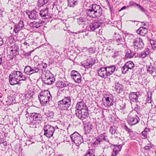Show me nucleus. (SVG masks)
I'll return each instance as SVG.
<instances>
[{"label":"nucleus","mask_w":156,"mask_h":156,"mask_svg":"<svg viewBox=\"0 0 156 156\" xmlns=\"http://www.w3.org/2000/svg\"><path fill=\"white\" fill-rule=\"evenodd\" d=\"M90 19V16L87 15L86 17H80L77 19V23L80 25L85 24L86 23H88Z\"/></svg>","instance_id":"nucleus-22"},{"label":"nucleus","mask_w":156,"mask_h":156,"mask_svg":"<svg viewBox=\"0 0 156 156\" xmlns=\"http://www.w3.org/2000/svg\"><path fill=\"white\" fill-rule=\"evenodd\" d=\"M136 6L137 7L140 9V10L142 11V12H144L145 11V10L144 9V8L142 7L141 5H140L139 4H137L136 5Z\"/></svg>","instance_id":"nucleus-49"},{"label":"nucleus","mask_w":156,"mask_h":156,"mask_svg":"<svg viewBox=\"0 0 156 156\" xmlns=\"http://www.w3.org/2000/svg\"><path fill=\"white\" fill-rule=\"evenodd\" d=\"M5 146V147L6 148V147L7 146V141L5 140L3 143L2 144Z\"/></svg>","instance_id":"nucleus-64"},{"label":"nucleus","mask_w":156,"mask_h":156,"mask_svg":"<svg viewBox=\"0 0 156 156\" xmlns=\"http://www.w3.org/2000/svg\"><path fill=\"white\" fill-rule=\"evenodd\" d=\"M147 71L151 74L155 72V69L152 66L148 67L147 69Z\"/></svg>","instance_id":"nucleus-40"},{"label":"nucleus","mask_w":156,"mask_h":156,"mask_svg":"<svg viewBox=\"0 0 156 156\" xmlns=\"http://www.w3.org/2000/svg\"><path fill=\"white\" fill-rule=\"evenodd\" d=\"M117 127L115 126H111L110 127L109 130L110 132L112 135L114 134L117 131Z\"/></svg>","instance_id":"nucleus-39"},{"label":"nucleus","mask_w":156,"mask_h":156,"mask_svg":"<svg viewBox=\"0 0 156 156\" xmlns=\"http://www.w3.org/2000/svg\"><path fill=\"white\" fill-rule=\"evenodd\" d=\"M44 23V21L42 20H39L38 21H34L30 23V26L32 27L37 28L41 26Z\"/></svg>","instance_id":"nucleus-25"},{"label":"nucleus","mask_w":156,"mask_h":156,"mask_svg":"<svg viewBox=\"0 0 156 156\" xmlns=\"http://www.w3.org/2000/svg\"><path fill=\"white\" fill-rule=\"evenodd\" d=\"M95 49L94 48H92L89 49L88 51L90 53H93L95 52Z\"/></svg>","instance_id":"nucleus-52"},{"label":"nucleus","mask_w":156,"mask_h":156,"mask_svg":"<svg viewBox=\"0 0 156 156\" xmlns=\"http://www.w3.org/2000/svg\"><path fill=\"white\" fill-rule=\"evenodd\" d=\"M10 51L12 53V55L15 56L19 54V47L17 44H15L11 46Z\"/></svg>","instance_id":"nucleus-27"},{"label":"nucleus","mask_w":156,"mask_h":156,"mask_svg":"<svg viewBox=\"0 0 156 156\" xmlns=\"http://www.w3.org/2000/svg\"><path fill=\"white\" fill-rule=\"evenodd\" d=\"M102 22L100 20H95L86 27V30L90 31H93L102 25Z\"/></svg>","instance_id":"nucleus-10"},{"label":"nucleus","mask_w":156,"mask_h":156,"mask_svg":"<svg viewBox=\"0 0 156 156\" xmlns=\"http://www.w3.org/2000/svg\"><path fill=\"white\" fill-rule=\"evenodd\" d=\"M138 92H131L129 94V98L131 102H136L138 101Z\"/></svg>","instance_id":"nucleus-23"},{"label":"nucleus","mask_w":156,"mask_h":156,"mask_svg":"<svg viewBox=\"0 0 156 156\" xmlns=\"http://www.w3.org/2000/svg\"><path fill=\"white\" fill-rule=\"evenodd\" d=\"M38 97L41 103L43 106H45L49 103L52 99L51 95L48 90L41 92Z\"/></svg>","instance_id":"nucleus-5"},{"label":"nucleus","mask_w":156,"mask_h":156,"mask_svg":"<svg viewBox=\"0 0 156 156\" xmlns=\"http://www.w3.org/2000/svg\"><path fill=\"white\" fill-rule=\"evenodd\" d=\"M123 86L119 82H115V83L114 90L117 94H120L123 91Z\"/></svg>","instance_id":"nucleus-24"},{"label":"nucleus","mask_w":156,"mask_h":156,"mask_svg":"<svg viewBox=\"0 0 156 156\" xmlns=\"http://www.w3.org/2000/svg\"><path fill=\"white\" fill-rule=\"evenodd\" d=\"M26 13L30 19H36L37 16L36 14L37 12L36 10L34 9L31 11H29V10H27Z\"/></svg>","instance_id":"nucleus-26"},{"label":"nucleus","mask_w":156,"mask_h":156,"mask_svg":"<svg viewBox=\"0 0 156 156\" xmlns=\"http://www.w3.org/2000/svg\"><path fill=\"white\" fill-rule=\"evenodd\" d=\"M140 118L137 116L134 117H129L128 118V122L131 126L135 125L139 122Z\"/></svg>","instance_id":"nucleus-21"},{"label":"nucleus","mask_w":156,"mask_h":156,"mask_svg":"<svg viewBox=\"0 0 156 156\" xmlns=\"http://www.w3.org/2000/svg\"><path fill=\"white\" fill-rule=\"evenodd\" d=\"M43 129L44 131V135L49 138L53 136L55 130L54 127L49 125H45Z\"/></svg>","instance_id":"nucleus-11"},{"label":"nucleus","mask_w":156,"mask_h":156,"mask_svg":"<svg viewBox=\"0 0 156 156\" xmlns=\"http://www.w3.org/2000/svg\"><path fill=\"white\" fill-rule=\"evenodd\" d=\"M11 75L14 76L15 79H17V80L20 81H26L27 79V76L24 75L20 71H12L11 73Z\"/></svg>","instance_id":"nucleus-13"},{"label":"nucleus","mask_w":156,"mask_h":156,"mask_svg":"<svg viewBox=\"0 0 156 156\" xmlns=\"http://www.w3.org/2000/svg\"><path fill=\"white\" fill-rule=\"evenodd\" d=\"M124 129L125 130L128 132V133H131L133 132L131 129H129L126 126H124Z\"/></svg>","instance_id":"nucleus-53"},{"label":"nucleus","mask_w":156,"mask_h":156,"mask_svg":"<svg viewBox=\"0 0 156 156\" xmlns=\"http://www.w3.org/2000/svg\"><path fill=\"white\" fill-rule=\"evenodd\" d=\"M9 83L11 85H14L16 84H19L20 83V81L17 80V79H15V77L14 76L11 75L10 74L9 76Z\"/></svg>","instance_id":"nucleus-28"},{"label":"nucleus","mask_w":156,"mask_h":156,"mask_svg":"<svg viewBox=\"0 0 156 156\" xmlns=\"http://www.w3.org/2000/svg\"><path fill=\"white\" fill-rule=\"evenodd\" d=\"M69 85V83L67 81H58L57 82L56 84V86L59 88H62L63 87L68 86Z\"/></svg>","instance_id":"nucleus-29"},{"label":"nucleus","mask_w":156,"mask_h":156,"mask_svg":"<svg viewBox=\"0 0 156 156\" xmlns=\"http://www.w3.org/2000/svg\"><path fill=\"white\" fill-rule=\"evenodd\" d=\"M40 69L38 67L26 66L24 69V71L26 74L31 75L32 78L35 80V82L38 81L39 77V71Z\"/></svg>","instance_id":"nucleus-2"},{"label":"nucleus","mask_w":156,"mask_h":156,"mask_svg":"<svg viewBox=\"0 0 156 156\" xmlns=\"http://www.w3.org/2000/svg\"><path fill=\"white\" fill-rule=\"evenodd\" d=\"M148 103H150L151 102V97L150 96V97H149V96H148V97L146 99Z\"/></svg>","instance_id":"nucleus-56"},{"label":"nucleus","mask_w":156,"mask_h":156,"mask_svg":"<svg viewBox=\"0 0 156 156\" xmlns=\"http://www.w3.org/2000/svg\"><path fill=\"white\" fill-rule=\"evenodd\" d=\"M75 111H82V112H88V109L85 103L83 101L78 102L75 107Z\"/></svg>","instance_id":"nucleus-15"},{"label":"nucleus","mask_w":156,"mask_h":156,"mask_svg":"<svg viewBox=\"0 0 156 156\" xmlns=\"http://www.w3.org/2000/svg\"><path fill=\"white\" fill-rule=\"evenodd\" d=\"M39 15L43 20L51 18L48 13V8H46L41 10Z\"/></svg>","instance_id":"nucleus-19"},{"label":"nucleus","mask_w":156,"mask_h":156,"mask_svg":"<svg viewBox=\"0 0 156 156\" xmlns=\"http://www.w3.org/2000/svg\"><path fill=\"white\" fill-rule=\"evenodd\" d=\"M25 96L26 98H29L31 97V96L30 94H29V93H28L25 94Z\"/></svg>","instance_id":"nucleus-60"},{"label":"nucleus","mask_w":156,"mask_h":156,"mask_svg":"<svg viewBox=\"0 0 156 156\" xmlns=\"http://www.w3.org/2000/svg\"><path fill=\"white\" fill-rule=\"evenodd\" d=\"M84 156H95V155L93 153H91L90 151H89L85 154Z\"/></svg>","instance_id":"nucleus-51"},{"label":"nucleus","mask_w":156,"mask_h":156,"mask_svg":"<svg viewBox=\"0 0 156 156\" xmlns=\"http://www.w3.org/2000/svg\"><path fill=\"white\" fill-rule=\"evenodd\" d=\"M152 147L153 145L151 144H148L144 147V149L146 150H149L152 148Z\"/></svg>","instance_id":"nucleus-44"},{"label":"nucleus","mask_w":156,"mask_h":156,"mask_svg":"<svg viewBox=\"0 0 156 156\" xmlns=\"http://www.w3.org/2000/svg\"><path fill=\"white\" fill-rule=\"evenodd\" d=\"M105 100L108 106H111L113 105V102L111 98H110L109 97H107L105 98Z\"/></svg>","instance_id":"nucleus-37"},{"label":"nucleus","mask_w":156,"mask_h":156,"mask_svg":"<svg viewBox=\"0 0 156 156\" xmlns=\"http://www.w3.org/2000/svg\"><path fill=\"white\" fill-rule=\"evenodd\" d=\"M68 6L70 7H73L78 4L77 0H67Z\"/></svg>","instance_id":"nucleus-33"},{"label":"nucleus","mask_w":156,"mask_h":156,"mask_svg":"<svg viewBox=\"0 0 156 156\" xmlns=\"http://www.w3.org/2000/svg\"><path fill=\"white\" fill-rule=\"evenodd\" d=\"M43 121V119L40 114L34 112L30 114L29 116L27 117V122L29 124H31L30 127L37 128Z\"/></svg>","instance_id":"nucleus-1"},{"label":"nucleus","mask_w":156,"mask_h":156,"mask_svg":"<svg viewBox=\"0 0 156 156\" xmlns=\"http://www.w3.org/2000/svg\"><path fill=\"white\" fill-rule=\"evenodd\" d=\"M141 134L142 135L144 136H146V135H147V133L145 131V130L144 131H143L142 133Z\"/></svg>","instance_id":"nucleus-62"},{"label":"nucleus","mask_w":156,"mask_h":156,"mask_svg":"<svg viewBox=\"0 0 156 156\" xmlns=\"http://www.w3.org/2000/svg\"><path fill=\"white\" fill-rule=\"evenodd\" d=\"M150 51L148 48H146L144 51L141 52L139 55V57L141 58H144L149 54Z\"/></svg>","instance_id":"nucleus-32"},{"label":"nucleus","mask_w":156,"mask_h":156,"mask_svg":"<svg viewBox=\"0 0 156 156\" xmlns=\"http://www.w3.org/2000/svg\"><path fill=\"white\" fill-rule=\"evenodd\" d=\"M137 37V35L133 36V39L130 42L132 43L131 46L133 47L135 49L137 50L142 48L144 46V44L142 39Z\"/></svg>","instance_id":"nucleus-8"},{"label":"nucleus","mask_w":156,"mask_h":156,"mask_svg":"<svg viewBox=\"0 0 156 156\" xmlns=\"http://www.w3.org/2000/svg\"><path fill=\"white\" fill-rule=\"evenodd\" d=\"M115 40L116 41L117 44L118 46L122 49V48H126V44L125 42V39L122 36L118 34H115Z\"/></svg>","instance_id":"nucleus-12"},{"label":"nucleus","mask_w":156,"mask_h":156,"mask_svg":"<svg viewBox=\"0 0 156 156\" xmlns=\"http://www.w3.org/2000/svg\"><path fill=\"white\" fill-rule=\"evenodd\" d=\"M136 54V53L128 49L126 51L125 57L127 59L131 58H132Z\"/></svg>","instance_id":"nucleus-30"},{"label":"nucleus","mask_w":156,"mask_h":156,"mask_svg":"<svg viewBox=\"0 0 156 156\" xmlns=\"http://www.w3.org/2000/svg\"><path fill=\"white\" fill-rule=\"evenodd\" d=\"M34 51V50L30 51L28 52H25L23 53V54L24 56H26L27 57H28L31 54L33 51Z\"/></svg>","instance_id":"nucleus-48"},{"label":"nucleus","mask_w":156,"mask_h":156,"mask_svg":"<svg viewBox=\"0 0 156 156\" xmlns=\"http://www.w3.org/2000/svg\"><path fill=\"white\" fill-rule=\"evenodd\" d=\"M6 102L10 105L12 104V103L13 102L12 98L10 96L8 97L7 100H6Z\"/></svg>","instance_id":"nucleus-45"},{"label":"nucleus","mask_w":156,"mask_h":156,"mask_svg":"<svg viewBox=\"0 0 156 156\" xmlns=\"http://www.w3.org/2000/svg\"><path fill=\"white\" fill-rule=\"evenodd\" d=\"M44 114L48 117L52 118L54 115V113L52 111L49 110L46 111Z\"/></svg>","instance_id":"nucleus-36"},{"label":"nucleus","mask_w":156,"mask_h":156,"mask_svg":"<svg viewBox=\"0 0 156 156\" xmlns=\"http://www.w3.org/2000/svg\"><path fill=\"white\" fill-rule=\"evenodd\" d=\"M89 114L88 112L75 111L76 116L82 121L86 119L88 117Z\"/></svg>","instance_id":"nucleus-17"},{"label":"nucleus","mask_w":156,"mask_h":156,"mask_svg":"<svg viewBox=\"0 0 156 156\" xmlns=\"http://www.w3.org/2000/svg\"><path fill=\"white\" fill-rule=\"evenodd\" d=\"M141 109V107L138 105H136L134 108V110L136 112H138L140 111Z\"/></svg>","instance_id":"nucleus-50"},{"label":"nucleus","mask_w":156,"mask_h":156,"mask_svg":"<svg viewBox=\"0 0 156 156\" xmlns=\"http://www.w3.org/2000/svg\"><path fill=\"white\" fill-rule=\"evenodd\" d=\"M24 28L23 21L20 20L18 23H16L14 27L13 32L15 34L20 31Z\"/></svg>","instance_id":"nucleus-20"},{"label":"nucleus","mask_w":156,"mask_h":156,"mask_svg":"<svg viewBox=\"0 0 156 156\" xmlns=\"http://www.w3.org/2000/svg\"><path fill=\"white\" fill-rule=\"evenodd\" d=\"M134 67V64L133 62L129 61L126 62L121 68L122 73H126L129 70L133 69Z\"/></svg>","instance_id":"nucleus-16"},{"label":"nucleus","mask_w":156,"mask_h":156,"mask_svg":"<svg viewBox=\"0 0 156 156\" xmlns=\"http://www.w3.org/2000/svg\"><path fill=\"white\" fill-rule=\"evenodd\" d=\"M100 139H101V142H102L103 140H104L108 142L109 141V140L107 138V136L106 133H104L101 134L99 136Z\"/></svg>","instance_id":"nucleus-35"},{"label":"nucleus","mask_w":156,"mask_h":156,"mask_svg":"<svg viewBox=\"0 0 156 156\" xmlns=\"http://www.w3.org/2000/svg\"><path fill=\"white\" fill-rule=\"evenodd\" d=\"M101 142V139H100L99 137H98V139L93 143V144L95 145H98L100 144V143Z\"/></svg>","instance_id":"nucleus-43"},{"label":"nucleus","mask_w":156,"mask_h":156,"mask_svg":"<svg viewBox=\"0 0 156 156\" xmlns=\"http://www.w3.org/2000/svg\"><path fill=\"white\" fill-rule=\"evenodd\" d=\"M137 4L134 2V1H130L129 3L128 6L129 7H132L133 6L136 5V6Z\"/></svg>","instance_id":"nucleus-47"},{"label":"nucleus","mask_w":156,"mask_h":156,"mask_svg":"<svg viewBox=\"0 0 156 156\" xmlns=\"http://www.w3.org/2000/svg\"><path fill=\"white\" fill-rule=\"evenodd\" d=\"M5 140L2 138H0V144H2L5 141Z\"/></svg>","instance_id":"nucleus-57"},{"label":"nucleus","mask_w":156,"mask_h":156,"mask_svg":"<svg viewBox=\"0 0 156 156\" xmlns=\"http://www.w3.org/2000/svg\"><path fill=\"white\" fill-rule=\"evenodd\" d=\"M3 43V40L2 38L0 37V46H2Z\"/></svg>","instance_id":"nucleus-63"},{"label":"nucleus","mask_w":156,"mask_h":156,"mask_svg":"<svg viewBox=\"0 0 156 156\" xmlns=\"http://www.w3.org/2000/svg\"><path fill=\"white\" fill-rule=\"evenodd\" d=\"M42 80L44 83L47 85H51L55 81V78L50 72L47 70L43 72Z\"/></svg>","instance_id":"nucleus-7"},{"label":"nucleus","mask_w":156,"mask_h":156,"mask_svg":"<svg viewBox=\"0 0 156 156\" xmlns=\"http://www.w3.org/2000/svg\"><path fill=\"white\" fill-rule=\"evenodd\" d=\"M119 152L113 150L112 153V156H116Z\"/></svg>","instance_id":"nucleus-55"},{"label":"nucleus","mask_w":156,"mask_h":156,"mask_svg":"<svg viewBox=\"0 0 156 156\" xmlns=\"http://www.w3.org/2000/svg\"><path fill=\"white\" fill-rule=\"evenodd\" d=\"M71 99L70 97H66L59 101L58 104L59 109L62 111L68 109L71 105Z\"/></svg>","instance_id":"nucleus-6"},{"label":"nucleus","mask_w":156,"mask_h":156,"mask_svg":"<svg viewBox=\"0 0 156 156\" xmlns=\"http://www.w3.org/2000/svg\"><path fill=\"white\" fill-rule=\"evenodd\" d=\"M20 43H21V46H25L26 48H27V46H29V43L27 42V41L26 40H21Z\"/></svg>","instance_id":"nucleus-42"},{"label":"nucleus","mask_w":156,"mask_h":156,"mask_svg":"<svg viewBox=\"0 0 156 156\" xmlns=\"http://www.w3.org/2000/svg\"><path fill=\"white\" fill-rule=\"evenodd\" d=\"M71 77L73 79L75 82L79 83L81 80V76L80 74L77 71L73 70L71 73Z\"/></svg>","instance_id":"nucleus-18"},{"label":"nucleus","mask_w":156,"mask_h":156,"mask_svg":"<svg viewBox=\"0 0 156 156\" xmlns=\"http://www.w3.org/2000/svg\"><path fill=\"white\" fill-rule=\"evenodd\" d=\"M70 137L72 141L77 146H80L83 142L82 137L76 132L71 134Z\"/></svg>","instance_id":"nucleus-9"},{"label":"nucleus","mask_w":156,"mask_h":156,"mask_svg":"<svg viewBox=\"0 0 156 156\" xmlns=\"http://www.w3.org/2000/svg\"><path fill=\"white\" fill-rule=\"evenodd\" d=\"M90 9L87 10V15L90 18L99 17L102 13V10L101 6L96 4H92L90 6Z\"/></svg>","instance_id":"nucleus-3"},{"label":"nucleus","mask_w":156,"mask_h":156,"mask_svg":"<svg viewBox=\"0 0 156 156\" xmlns=\"http://www.w3.org/2000/svg\"><path fill=\"white\" fill-rule=\"evenodd\" d=\"M119 110L121 111H122L125 110L126 108V104L123 101H120L119 103Z\"/></svg>","instance_id":"nucleus-38"},{"label":"nucleus","mask_w":156,"mask_h":156,"mask_svg":"<svg viewBox=\"0 0 156 156\" xmlns=\"http://www.w3.org/2000/svg\"><path fill=\"white\" fill-rule=\"evenodd\" d=\"M147 29L144 27H140L136 31V32L138 34L140 35L144 36L147 32Z\"/></svg>","instance_id":"nucleus-31"},{"label":"nucleus","mask_w":156,"mask_h":156,"mask_svg":"<svg viewBox=\"0 0 156 156\" xmlns=\"http://www.w3.org/2000/svg\"><path fill=\"white\" fill-rule=\"evenodd\" d=\"M41 65L42 66V67L44 69H45V68H46L47 66V64L45 63H42L41 64Z\"/></svg>","instance_id":"nucleus-61"},{"label":"nucleus","mask_w":156,"mask_h":156,"mask_svg":"<svg viewBox=\"0 0 156 156\" xmlns=\"http://www.w3.org/2000/svg\"><path fill=\"white\" fill-rule=\"evenodd\" d=\"M43 2L42 3V5H44L45 4L47 3L48 2V0H42Z\"/></svg>","instance_id":"nucleus-58"},{"label":"nucleus","mask_w":156,"mask_h":156,"mask_svg":"<svg viewBox=\"0 0 156 156\" xmlns=\"http://www.w3.org/2000/svg\"><path fill=\"white\" fill-rule=\"evenodd\" d=\"M129 7V6L127 5V6H124L122 7L121 9L119 10L120 11L124 10L125 9H127Z\"/></svg>","instance_id":"nucleus-59"},{"label":"nucleus","mask_w":156,"mask_h":156,"mask_svg":"<svg viewBox=\"0 0 156 156\" xmlns=\"http://www.w3.org/2000/svg\"><path fill=\"white\" fill-rule=\"evenodd\" d=\"M115 69L114 66L100 68L98 71V75L102 78H106L112 74Z\"/></svg>","instance_id":"nucleus-4"},{"label":"nucleus","mask_w":156,"mask_h":156,"mask_svg":"<svg viewBox=\"0 0 156 156\" xmlns=\"http://www.w3.org/2000/svg\"><path fill=\"white\" fill-rule=\"evenodd\" d=\"M95 63L94 59L90 57H89L86 60L81 62L82 66L86 68H90Z\"/></svg>","instance_id":"nucleus-14"},{"label":"nucleus","mask_w":156,"mask_h":156,"mask_svg":"<svg viewBox=\"0 0 156 156\" xmlns=\"http://www.w3.org/2000/svg\"><path fill=\"white\" fill-rule=\"evenodd\" d=\"M122 146L121 145H116L115 146L113 149V150L118 152L121 151Z\"/></svg>","instance_id":"nucleus-41"},{"label":"nucleus","mask_w":156,"mask_h":156,"mask_svg":"<svg viewBox=\"0 0 156 156\" xmlns=\"http://www.w3.org/2000/svg\"><path fill=\"white\" fill-rule=\"evenodd\" d=\"M150 43L152 48L155 49L156 48V42L152 40L150 41Z\"/></svg>","instance_id":"nucleus-46"},{"label":"nucleus","mask_w":156,"mask_h":156,"mask_svg":"<svg viewBox=\"0 0 156 156\" xmlns=\"http://www.w3.org/2000/svg\"><path fill=\"white\" fill-rule=\"evenodd\" d=\"M113 135H114V137L115 138H118L120 136V133L118 131H117L114 134H113Z\"/></svg>","instance_id":"nucleus-54"},{"label":"nucleus","mask_w":156,"mask_h":156,"mask_svg":"<svg viewBox=\"0 0 156 156\" xmlns=\"http://www.w3.org/2000/svg\"><path fill=\"white\" fill-rule=\"evenodd\" d=\"M93 126L90 122L87 123V125L85 127V129L87 133H90L93 129Z\"/></svg>","instance_id":"nucleus-34"}]
</instances>
